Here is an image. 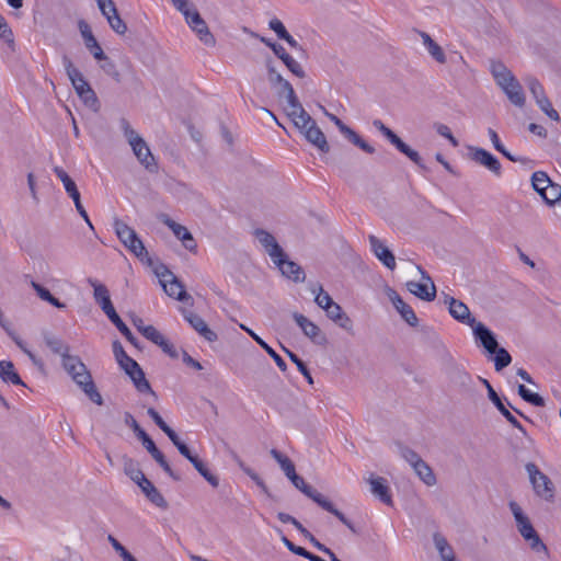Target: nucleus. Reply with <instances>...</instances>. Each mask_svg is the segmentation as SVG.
Masks as SVG:
<instances>
[{"label": "nucleus", "mask_w": 561, "mask_h": 561, "mask_svg": "<svg viewBox=\"0 0 561 561\" xmlns=\"http://www.w3.org/2000/svg\"><path fill=\"white\" fill-rule=\"evenodd\" d=\"M254 234L273 263L279 268L283 276L295 283L305 282L306 274L301 266L296 262L288 260L286 253L272 233L263 229H256Z\"/></svg>", "instance_id": "f257e3e1"}, {"label": "nucleus", "mask_w": 561, "mask_h": 561, "mask_svg": "<svg viewBox=\"0 0 561 561\" xmlns=\"http://www.w3.org/2000/svg\"><path fill=\"white\" fill-rule=\"evenodd\" d=\"M61 365L71 379L82 389L91 401L98 405L103 403L102 396L98 391L90 371L79 356H67V358L61 360Z\"/></svg>", "instance_id": "f03ea898"}, {"label": "nucleus", "mask_w": 561, "mask_h": 561, "mask_svg": "<svg viewBox=\"0 0 561 561\" xmlns=\"http://www.w3.org/2000/svg\"><path fill=\"white\" fill-rule=\"evenodd\" d=\"M119 126L139 163L150 173H156L158 171L157 161L144 138L126 118H121Z\"/></svg>", "instance_id": "7ed1b4c3"}, {"label": "nucleus", "mask_w": 561, "mask_h": 561, "mask_svg": "<svg viewBox=\"0 0 561 561\" xmlns=\"http://www.w3.org/2000/svg\"><path fill=\"white\" fill-rule=\"evenodd\" d=\"M171 1L174 8L184 15L187 25L198 36L199 41L206 46H215L216 39L195 5L188 0Z\"/></svg>", "instance_id": "20e7f679"}, {"label": "nucleus", "mask_w": 561, "mask_h": 561, "mask_svg": "<svg viewBox=\"0 0 561 561\" xmlns=\"http://www.w3.org/2000/svg\"><path fill=\"white\" fill-rule=\"evenodd\" d=\"M62 65L79 98L85 105L96 108L99 106V100L95 92L67 55L62 56Z\"/></svg>", "instance_id": "39448f33"}, {"label": "nucleus", "mask_w": 561, "mask_h": 561, "mask_svg": "<svg viewBox=\"0 0 561 561\" xmlns=\"http://www.w3.org/2000/svg\"><path fill=\"white\" fill-rule=\"evenodd\" d=\"M289 480L295 485V488H297L299 491H301L306 496L311 499L313 502H316L320 507H322L327 512L336 516L353 533H356V529L354 528L353 524L345 517V515L341 511L335 508L334 505L327 497H324L320 492H318L311 485L306 483L305 480L300 476H298L296 473Z\"/></svg>", "instance_id": "423d86ee"}, {"label": "nucleus", "mask_w": 561, "mask_h": 561, "mask_svg": "<svg viewBox=\"0 0 561 561\" xmlns=\"http://www.w3.org/2000/svg\"><path fill=\"white\" fill-rule=\"evenodd\" d=\"M510 510L515 518L517 529L523 538L529 542V546L535 551H547L546 545L540 539L539 535L533 527L529 518L524 514L522 507L514 501L510 502Z\"/></svg>", "instance_id": "0eeeda50"}, {"label": "nucleus", "mask_w": 561, "mask_h": 561, "mask_svg": "<svg viewBox=\"0 0 561 561\" xmlns=\"http://www.w3.org/2000/svg\"><path fill=\"white\" fill-rule=\"evenodd\" d=\"M113 227L119 241L138 259L142 260L148 255L142 241L131 227L118 218L114 219Z\"/></svg>", "instance_id": "6e6552de"}, {"label": "nucleus", "mask_w": 561, "mask_h": 561, "mask_svg": "<svg viewBox=\"0 0 561 561\" xmlns=\"http://www.w3.org/2000/svg\"><path fill=\"white\" fill-rule=\"evenodd\" d=\"M525 469L529 476L530 483L537 496L551 502L554 497V484L534 462H528Z\"/></svg>", "instance_id": "1a4fd4ad"}, {"label": "nucleus", "mask_w": 561, "mask_h": 561, "mask_svg": "<svg viewBox=\"0 0 561 561\" xmlns=\"http://www.w3.org/2000/svg\"><path fill=\"white\" fill-rule=\"evenodd\" d=\"M374 127L379 130L401 153L407 156L416 165L423 168V160L417 151L408 146L396 133L387 127L380 119H375Z\"/></svg>", "instance_id": "9d476101"}, {"label": "nucleus", "mask_w": 561, "mask_h": 561, "mask_svg": "<svg viewBox=\"0 0 561 561\" xmlns=\"http://www.w3.org/2000/svg\"><path fill=\"white\" fill-rule=\"evenodd\" d=\"M156 274L167 295L180 301H184L190 297L184 290L182 283L167 266L161 265L156 270Z\"/></svg>", "instance_id": "9b49d317"}, {"label": "nucleus", "mask_w": 561, "mask_h": 561, "mask_svg": "<svg viewBox=\"0 0 561 561\" xmlns=\"http://www.w3.org/2000/svg\"><path fill=\"white\" fill-rule=\"evenodd\" d=\"M137 438L141 442L142 446L147 449V451L151 455V457L159 463V466L163 469V471L172 478L174 481H180L181 477L178 474L167 461L164 455L161 450L156 446L154 442L151 437L142 430L137 435Z\"/></svg>", "instance_id": "f8f14e48"}, {"label": "nucleus", "mask_w": 561, "mask_h": 561, "mask_svg": "<svg viewBox=\"0 0 561 561\" xmlns=\"http://www.w3.org/2000/svg\"><path fill=\"white\" fill-rule=\"evenodd\" d=\"M325 115L329 117L331 122L337 127L340 133L354 146L362 149L364 152L368 154L375 153V148L369 145L366 140H364L353 128L344 124L337 116L334 114L328 113L324 111Z\"/></svg>", "instance_id": "ddd939ff"}, {"label": "nucleus", "mask_w": 561, "mask_h": 561, "mask_svg": "<svg viewBox=\"0 0 561 561\" xmlns=\"http://www.w3.org/2000/svg\"><path fill=\"white\" fill-rule=\"evenodd\" d=\"M157 218L160 222H162L172 230L174 236L182 241L186 250H188L190 252L196 251L197 243L186 227L175 222L173 219L169 217V215L164 213L159 214Z\"/></svg>", "instance_id": "4468645a"}, {"label": "nucleus", "mask_w": 561, "mask_h": 561, "mask_svg": "<svg viewBox=\"0 0 561 561\" xmlns=\"http://www.w3.org/2000/svg\"><path fill=\"white\" fill-rule=\"evenodd\" d=\"M417 271L427 283L408 282V290L424 301H433L436 297V286L430 275L419 265Z\"/></svg>", "instance_id": "2eb2a0df"}, {"label": "nucleus", "mask_w": 561, "mask_h": 561, "mask_svg": "<svg viewBox=\"0 0 561 561\" xmlns=\"http://www.w3.org/2000/svg\"><path fill=\"white\" fill-rule=\"evenodd\" d=\"M480 381L485 386L486 390H488V397L489 399L492 401V403L496 407V409L500 411V413L506 419L507 422H510V424H512V426H514L515 428H517L519 432H522L524 435H526V430L524 428V426L520 424V422L506 409V407L503 404L501 398L499 397V394L495 392V390L493 389V387L491 386V383L480 377L479 378Z\"/></svg>", "instance_id": "dca6fc26"}, {"label": "nucleus", "mask_w": 561, "mask_h": 561, "mask_svg": "<svg viewBox=\"0 0 561 561\" xmlns=\"http://www.w3.org/2000/svg\"><path fill=\"white\" fill-rule=\"evenodd\" d=\"M293 318L304 334L308 336L313 343L319 345L327 343L325 335L321 332L320 328L307 317L301 313L294 312Z\"/></svg>", "instance_id": "f3484780"}, {"label": "nucleus", "mask_w": 561, "mask_h": 561, "mask_svg": "<svg viewBox=\"0 0 561 561\" xmlns=\"http://www.w3.org/2000/svg\"><path fill=\"white\" fill-rule=\"evenodd\" d=\"M444 302L448 305L449 313L455 320L470 327H473L477 323V320L471 317L468 306L462 301L455 299L454 297L446 296Z\"/></svg>", "instance_id": "a211bd4d"}, {"label": "nucleus", "mask_w": 561, "mask_h": 561, "mask_svg": "<svg viewBox=\"0 0 561 561\" xmlns=\"http://www.w3.org/2000/svg\"><path fill=\"white\" fill-rule=\"evenodd\" d=\"M78 27L87 49L93 55V57L96 60H107V56L104 54L102 47L94 37L90 25L84 20H80L78 22Z\"/></svg>", "instance_id": "6ab92c4d"}, {"label": "nucleus", "mask_w": 561, "mask_h": 561, "mask_svg": "<svg viewBox=\"0 0 561 561\" xmlns=\"http://www.w3.org/2000/svg\"><path fill=\"white\" fill-rule=\"evenodd\" d=\"M470 157L471 159L485 167L488 170L493 172L495 175H501V163L500 161L489 151L479 147L470 148Z\"/></svg>", "instance_id": "aec40b11"}, {"label": "nucleus", "mask_w": 561, "mask_h": 561, "mask_svg": "<svg viewBox=\"0 0 561 561\" xmlns=\"http://www.w3.org/2000/svg\"><path fill=\"white\" fill-rule=\"evenodd\" d=\"M287 116L291 119L295 127L307 137V130L310 125L314 124V119L304 108L301 103L297 107L285 108Z\"/></svg>", "instance_id": "412c9836"}, {"label": "nucleus", "mask_w": 561, "mask_h": 561, "mask_svg": "<svg viewBox=\"0 0 561 561\" xmlns=\"http://www.w3.org/2000/svg\"><path fill=\"white\" fill-rule=\"evenodd\" d=\"M388 297L391 300L393 307L396 310L400 313L402 319L411 327H416L419 319L413 311V309L403 301V299L399 296V294L393 290L389 289Z\"/></svg>", "instance_id": "4be33fe9"}, {"label": "nucleus", "mask_w": 561, "mask_h": 561, "mask_svg": "<svg viewBox=\"0 0 561 561\" xmlns=\"http://www.w3.org/2000/svg\"><path fill=\"white\" fill-rule=\"evenodd\" d=\"M471 328L476 340L481 343L489 354H493L494 351H496V347H499L494 333L481 322H477Z\"/></svg>", "instance_id": "5701e85b"}, {"label": "nucleus", "mask_w": 561, "mask_h": 561, "mask_svg": "<svg viewBox=\"0 0 561 561\" xmlns=\"http://www.w3.org/2000/svg\"><path fill=\"white\" fill-rule=\"evenodd\" d=\"M499 85L514 105L518 107H523L525 105L526 99L523 88L514 76H512L511 79H507L503 84Z\"/></svg>", "instance_id": "b1692460"}, {"label": "nucleus", "mask_w": 561, "mask_h": 561, "mask_svg": "<svg viewBox=\"0 0 561 561\" xmlns=\"http://www.w3.org/2000/svg\"><path fill=\"white\" fill-rule=\"evenodd\" d=\"M369 242L375 255L387 266L389 270L396 268V259L393 253L375 236H369Z\"/></svg>", "instance_id": "393cba45"}, {"label": "nucleus", "mask_w": 561, "mask_h": 561, "mask_svg": "<svg viewBox=\"0 0 561 561\" xmlns=\"http://www.w3.org/2000/svg\"><path fill=\"white\" fill-rule=\"evenodd\" d=\"M325 313L329 319H331L334 323H336L342 329L351 332L353 329V321L351 318L343 311L342 307L333 301L328 308H325Z\"/></svg>", "instance_id": "a878e982"}, {"label": "nucleus", "mask_w": 561, "mask_h": 561, "mask_svg": "<svg viewBox=\"0 0 561 561\" xmlns=\"http://www.w3.org/2000/svg\"><path fill=\"white\" fill-rule=\"evenodd\" d=\"M371 493L378 497L386 505H392V497L390 494L387 480L382 477H370L368 480Z\"/></svg>", "instance_id": "bb28decb"}, {"label": "nucleus", "mask_w": 561, "mask_h": 561, "mask_svg": "<svg viewBox=\"0 0 561 561\" xmlns=\"http://www.w3.org/2000/svg\"><path fill=\"white\" fill-rule=\"evenodd\" d=\"M102 14L106 18L111 28L115 33H117L118 35H124L127 32V25L119 16L113 0L108 1L105 8V13Z\"/></svg>", "instance_id": "cd10ccee"}, {"label": "nucleus", "mask_w": 561, "mask_h": 561, "mask_svg": "<svg viewBox=\"0 0 561 561\" xmlns=\"http://www.w3.org/2000/svg\"><path fill=\"white\" fill-rule=\"evenodd\" d=\"M184 318L205 340L208 342L217 340V334L208 328L207 323L198 314L185 312Z\"/></svg>", "instance_id": "c85d7f7f"}, {"label": "nucleus", "mask_w": 561, "mask_h": 561, "mask_svg": "<svg viewBox=\"0 0 561 561\" xmlns=\"http://www.w3.org/2000/svg\"><path fill=\"white\" fill-rule=\"evenodd\" d=\"M305 138L321 152L328 153L330 151L327 137L316 122L313 125H310L307 130V137Z\"/></svg>", "instance_id": "c756f323"}, {"label": "nucleus", "mask_w": 561, "mask_h": 561, "mask_svg": "<svg viewBox=\"0 0 561 561\" xmlns=\"http://www.w3.org/2000/svg\"><path fill=\"white\" fill-rule=\"evenodd\" d=\"M240 328L245 331L274 359L275 364L282 371H286L287 365L285 360L264 340H262L255 332H253L244 324H240Z\"/></svg>", "instance_id": "7c9ffc66"}, {"label": "nucleus", "mask_w": 561, "mask_h": 561, "mask_svg": "<svg viewBox=\"0 0 561 561\" xmlns=\"http://www.w3.org/2000/svg\"><path fill=\"white\" fill-rule=\"evenodd\" d=\"M44 342L54 354L59 355L61 357V360L67 358V356L71 355L70 346L67 343H65L60 337L51 333H44Z\"/></svg>", "instance_id": "2f4dec72"}, {"label": "nucleus", "mask_w": 561, "mask_h": 561, "mask_svg": "<svg viewBox=\"0 0 561 561\" xmlns=\"http://www.w3.org/2000/svg\"><path fill=\"white\" fill-rule=\"evenodd\" d=\"M417 33L422 38L423 45L426 47L431 57L438 64H445L446 55L443 48L426 32L417 31Z\"/></svg>", "instance_id": "473e14b6"}, {"label": "nucleus", "mask_w": 561, "mask_h": 561, "mask_svg": "<svg viewBox=\"0 0 561 561\" xmlns=\"http://www.w3.org/2000/svg\"><path fill=\"white\" fill-rule=\"evenodd\" d=\"M138 485L152 504L160 508L168 507V502L165 501L163 495L158 491V489L152 484L151 481L146 479L142 483H139Z\"/></svg>", "instance_id": "72a5a7b5"}, {"label": "nucleus", "mask_w": 561, "mask_h": 561, "mask_svg": "<svg viewBox=\"0 0 561 561\" xmlns=\"http://www.w3.org/2000/svg\"><path fill=\"white\" fill-rule=\"evenodd\" d=\"M277 96L286 100V108L297 107L300 104L293 85L286 79L277 84Z\"/></svg>", "instance_id": "f704fd0d"}, {"label": "nucleus", "mask_w": 561, "mask_h": 561, "mask_svg": "<svg viewBox=\"0 0 561 561\" xmlns=\"http://www.w3.org/2000/svg\"><path fill=\"white\" fill-rule=\"evenodd\" d=\"M0 377L4 382H11L15 386L25 387L20 375L15 371L14 365L11 360L0 362Z\"/></svg>", "instance_id": "c9c22d12"}, {"label": "nucleus", "mask_w": 561, "mask_h": 561, "mask_svg": "<svg viewBox=\"0 0 561 561\" xmlns=\"http://www.w3.org/2000/svg\"><path fill=\"white\" fill-rule=\"evenodd\" d=\"M54 172L56 176L62 182L64 187L72 201L81 198L80 192L75 181L68 175V173L60 167H55Z\"/></svg>", "instance_id": "e433bc0d"}, {"label": "nucleus", "mask_w": 561, "mask_h": 561, "mask_svg": "<svg viewBox=\"0 0 561 561\" xmlns=\"http://www.w3.org/2000/svg\"><path fill=\"white\" fill-rule=\"evenodd\" d=\"M435 547L440 556L442 561H456L455 552L447 539L439 533H435L433 536Z\"/></svg>", "instance_id": "4c0bfd02"}, {"label": "nucleus", "mask_w": 561, "mask_h": 561, "mask_svg": "<svg viewBox=\"0 0 561 561\" xmlns=\"http://www.w3.org/2000/svg\"><path fill=\"white\" fill-rule=\"evenodd\" d=\"M271 456L277 461L280 469L284 471L285 476L290 479L296 474V469L294 462L284 454L273 448L270 451Z\"/></svg>", "instance_id": "58836bf2"}, {"label": "nucleus", "mask_w": 561, "mask_h": 561, "mask_svg": "<svg viewBox=\"0 0 561 561\" xmlns=\"http://www.w3.org/2000/svg\"><path fill=\"white\" fill-rule=\"evenodd\" d=\"M413 470L425 485L433 486L437 483L433 469L424 460L417 467H414Z\"/></svg>", "instance_id": "ea45409f"}, {"label": "nucleus", "mask_w": 561, "mask_h": 561, "mask_svg": "<svg viewBox=\"0 0 561 561\" xmlns=\"http://www.w3.org/2000/svg\"><path fill=\"white\" fill-rule=\"evenodd\" d=\"M31 286L32 288L36 291L37 296L44 300V301H47L48 304H50L51 306L58 308V309H64L66 308V305L64 302H61L59 299L55 298L50 291L45 288L44 286H42L41 284L32 280L31 282Z\"/></svg>", "instance_id": "a19ab883"}, {"label": "nucleus", "mask_w": 561, "mask_h": 561, "mask_svg": "<svg viewBox=\"0 0 561 561\" xmlns=\"http://www.w3.org/2000/svg\"><path fill=\"white\" fill-rule=\"evenodd\" d=\"M450 380L456 387L463 391L471 389L473 382L471 375L462 369H455L451 373Z\"/></svg>", "instance_id": "79ce46f5"}, {"label": "nucleus", "mask_w": 561, "mask_h": 561, "mask_svg": "<svg viewBox=\"0 0 561 561\" xmlns=\"http://www.w3.org/2000/svg\"><path fill=\"white\" fill-rule=\"evenodd\" d=\"M491 73L497 84H503L507 79H511V77L514 76L512 71L508 70L506 66L500 61L491 62Z\"/></svg>", "instance_id": "37998d69"}, {"label": "nucleus", "mask_w": 561, "mask_h": 561, "mask_svg": "<svg viewBox=\"0 0 561 561\" xmlns=\"http://www.w3.org/2000/svg\"><path fill=\"white\" fill-rule=\"evenodd\" d=\"M88 283L94 289L93 296L99 306L104 304V301L111 300L108 289L106 288L105 285L100 284L94 278H88Z\"/></svg>", "instance_id": "c03bdc74"}, {"label": "nucleus", "mask_w": 561, "mask_h": 561, "mask_svg": "<svg viewBox=\"0 0 561 561\" xmlns=\"http://www.w3.org/2000/svg\"><path fill=\"white\" fill-rule=\"evenodd\" d=\"M192 465L213 488L219 485V478L213 474L199 458H196Z\"/></svg>", "instance_id": "a18cd8bd"}, {"label": "nucleus", "mask_w": 561, "mask_h": 561, "mask_svg": "<svg viewBox=\"0 0 561 561\" xmlns=\"http://www.w3.org/2000/svg\"><path fill=\"white\" fill-rule=\"evenodd\" d=\"M518 394L523 400L535 407L542 408L546 405V401L541 396L529 391L524 385L518 386Z\"/></svg>", "instance_id": "49530a36"}, {"label": "nucleus", "mask_w": 561, "mask_h": 561, "mask_svg": "<svg viewBox=\"0 0 561 561\" xmlns=\"http://www.w3.org/2000/svg\"><path fill=\"white\" fill-rule=\"evenodd\" d=\"M493 354L495 355L493 360L496 371H501L512 363V356L504 347H496Z\"/></svg>", "instance_id": "de8ad7c7"}, {"label": "nucleus", "mask_w": 561, "mask_h": 561, "mask_svg": "<svg viewBox=\"0 0 561 561\" xmlns=\"http://www.w3.org/2000/svg\"><path fill=\"white\" fill-rule=\"evenodd\" d=\"M539 195L548 205H553L561 199V186L551 182Z\"/></svg>", "instance_id": "09e8293b"}, {"label": "nucleus", "mask_w": 561, "mask_h": 561, "mask_svg": "<svg viewBox=\"0 0 561 561\" xmlns=\"http://www.w3.org/2000/svg\"><path fill=\"white\" fill-rule=\"evenodd\" d=\"M129 378L133 380L135 388L139 392H148L152 397L157 398L156 392L152 390L149 381L145 377V373L142 371V377H138V374L131 371L127 374Z\"/></svg>", "instance_id": "8fccbe9b"}, {"label": "nucleus", "mask_w": 561, "mask_h": 561, "mask_svg": "<svg viewBox=\"0 0 561 561\" xmlns=\"http://www.w3.org/2000/svg\"><path fill=\"white\" fill-rule=\"evenodd\" d=\"M399 454L412 469L423 461L422 457L415 450L401 444L399 445Z\"/></svg>", "instance_id": "3c124183"}, {"label": "nucleus", "mask_w": 561, "mask_h": 561, "mask_svg": "<svg viewBox=\"0 0 561 561\" xmlns=\"http://www.w3.org/2000/svg\"><path fill=\"white\" fill-rule=\"evenodd\" d=\"M284 352L288 355L289 359L296 364L298 370L304 375V377L307 379L309 385L313 383V378L307 367V365L291 351L286 348L285 346H282Z\"/></svg>", "instance_id": "603ef678"}, {"label": "nucleus", "mask_w": 561, "mask_h": 561, "mask_svg": "<svg viewBox=\"0 0 561 561\" xmlns=\"http://www.w3.org/2000/svg\"><path fill=\"white\" fill-rule=\"evenodd\" d=\"M279 59L285 64V66L288 68V70L296 77H298V78L306 77V72H305L304 68L301 67V65L297 60H295L287 51Z\"/></svg>", "instance_id": "864d4df0"}, {"label": "nucleus", "mask_w": 561, "mask_h": 561, "mask_svg": "<svg viewBox=\"0 0 561 561\" xmlns=\"http://www.w3.org/2000/svg\"><path fill=\"white\" fill-rule=\"evenodd\" d=\"M124 469L126 474H128L130 479L137 484L142 483L147 479L144 472L137 468L135 461L131 459H127L125 461Z\"/></svg>", "instance_id": "5fc2aeb1"}, {"label": "nucleus", "mask_w": 561, "mask_h": 561, "mask_svg": "<svg viewBox=\"0 0 561 561\" xmlns=\"http://www.w3.org/2000/svg\"><path fill=\"white\" fill-rule=\"evenodd\" d=\"M551 180L547 175L546 172L537 171L531 176V184L534 190L540 194V192L547 190V187L550 185Z\"/></svg>", "instance_id": "6e6d98bb"}, {"label": "nucleus", "mask_w": 561, "mask_h": 561, "mask_svg": "<svg viewBox=\"0 0 561 561\" xmlns=\"http://www.w3.org/2000/svg\"><path fill=\"white\" fill-rule=\"evenodd\" d=\"M277 531L280 534V540L287 547L289 551L293 553L304 557L310 561V559L313 557V553L307 551L305 548L296 546L286 536L282 534L280 529H277Z\"/></svg>", "instance_id": "4d7b16f0"}, {"label": "nucleus", "mask_w": 561, "mask_h": 561, "mask_svg": "<svg viewBox=\"0 0 561 561\" xmlns=\"http://www.w3.org/2000/svg\"><path fill=\"white\" fill-rule=\"evenodd\" d=\"M525 82H526L531 95L534 96V99L536 101L541 100L546 96L543 87L536 78L527 77L525 79Z\"/></svg>", "instance_id": "13d9d810"}, {"label": "nucleus", "mask_w": 561, "mask_h": 561, "mask_svg": "<svg viewBox=\"0 0 561 561\" xmlns=\"http://www.w3.org/2000/svg\"><path fill=\"white\" fill-rule=\"evenodd\" d=\"M312 293H317L314 302L323 310H325V308H328L333 302L331 296L323 290L321 285H319L318 288H312Z\"/></svg>", "instance_id": "bf43d9fd"}, {"label": "nucleus", "mask_w": 561, "mask_h": 561, "mask_svg": "<svg viewBox=\"0 0 561 561\" xmlns=\"http://www.w3.org/2000/svg\"><path fill=\"white\" fill-rule=\"evenodd\" d=\"M537 105L540 107V110L552 121L559 122L560 116L559 113L552 107L549 99L545 96L541 100L536 101Z\"/></svg>", "instance_id": "052dcab7"}, {"label": "nucleus", "mask_w": 561, "mask_h": 561, "mask_svg": "<svg viewBox=\"0 0 561 561\" xmlns=\"http://www.w3.org/2000/svg\"><path fill=\"white\" fill-rule=\"evenodd\" d=\"M231 457L233 461L239 466V468L254 482L256 483L259 480H261V477L253 471L250 467H248L244 461L239 457L238 454L234 451H231Z\"/></svg>", "instance_id": "680f3d73"}, {"label": "nucleus", "mask_w": 561, "mask_h": 561, "mask_svg": "<svg viewBox=\"0 0 561 561\" xmlns=\"http://www.w3.org/2000/svg\"><path fill=\"white\" fill-rule=\"evenodd\" d=\"M267 80L273 88H277V84L283 81V76L276 70L272 60L266 61Z\"/></svg>", "instance_id": "e2e57ef3"}, {"label": "nucleus", "mask_w": 561, "mask_h": 561, "mask_svg": "<svg viewBox=\"0 0 561 561\" xmlns=\"http://www.w3.org/2000/svg\"><path fill=\"white\" fill-rule=\"evenodd\" d=\"M112 323L117 328V330L125 336V339L129 343H131L135 346H138L137 339L134 336L128 327L123 322L121 317L115 319Z\"/></svg>", "instance_id": "0e129e2a"}, {"label": "nucleus", "mask_w": 561, "mask_h": 561, "mask_svg": "<svg viewBox=\"0 0 561 561\" xmlns=\"http://www.w3.org/2000/svg\"><path fill=\"white\" fill-rule=\"evenodd\" d=\"M271 30H273L279 39H288L289 33L284 26L283 22L278 19H272L268 23Z\"/></svg>", "instance_id": "69168bd1"}, {"label": "nucleus", "mask_w": 561, "mask_h": 561, "mask_svg": "<svg viewBox=\"0 0 561 561\" xmlns=\"http://www.w3.org/2000/svg\"><path fill=\"white\" fill-rule=\"evenodd\" d=\"M118 365L126 374L134 371V373L138 374V377H142L141 367L131 357L127 358V360H125V362H123V364H118Z\"/></svg>", "instance_id": "338daca9"}, {"label": "nucleus", "mask_w": 561, "mask_h": 561, "mask_svg": "<svg viewBox=\"0 0 561 561\" xmlns=\"http://www.w3.org/2000/svg\"><path fill=\"white\" fill-rule=\"evenodd\" d=\"M0 38H2L5 43H13V33L9 27L5 19L0 15Z\"/></svg>", "instance_id": "774afa93"}]
</instances>
